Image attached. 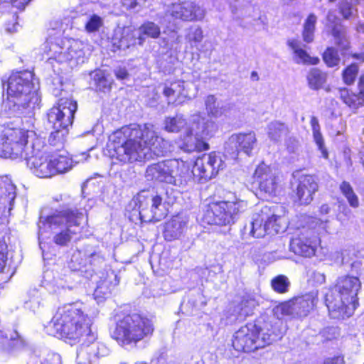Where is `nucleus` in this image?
I'll use <instances>...</instances> for the list:
<instances>
[{
  "mask_svg": "<svg viewBox=\"0 0 364 364\" xmlns=\"http://www.w3.org/2000/svg\"><path fill=\"white\" fill-rule=\"evenodd\" d=\"M330 207L328 204H323L320 207V213L323 215L328 214L330 212Z\"/></svg>",
  "mask_w": 364,
  "mask_h": 364,
  "instance_id": "nucleus-64",
  "label": "nucleus"
},
{
  "mask_svg": "<svg viewBox=\"0 0 364 364\" xmlns=\"http://www.w3.org/2000/svg\"><path fill=\"white\" fill-rule=\"evenodd\" d=\"M164 129L168 132H178L184 129V136L178 142V147L186 152L202 151L209 149L206 139L218 131V124L200 113L191 115L189 124L181 114L166 117Z\"/></svg>",
  "mask_w": 364,
  "mask_h": 364,
  "instance_id": "nucleus-3",
  "label": "nucleus"
},
{
  "mask_svg": "<svg viewBox=\"0 0 364 364\" xmlns=\"http://www.w3.org/2000/svg\"><path fill=\"white\" fill-rule=\"evenodd\" d=\"M329 232L328 220L314 218L308 226L297 230L290 242V250L294 254L311 257L320 245L319 236Z\"/></svg>",
  "mask_w": 364,
  "mask_h": 364,
  "instance_id": "nucleus-13",
  "label": "nucleus"
},
{
  "mask_svg": "<svg viewBox=\"0 0 364 364\" xmlns=\"http://www.w3.org/2000/svg\"><path fill=\"white\" fill-rule=\"evenodd\" d=\"M340 10L341 14L345 18H348L353 15L356 10L348 2H342L340 5Z\"/></svg>",
  "mask_w": 364,
  "mask_h": 364,
  "instance_id": "nucleus-55",
  "label": "nucleus"
},
{
  "mask_svg": "<svg viewBox=\"0 0 364 364\" xmlns=\"http://www.w3.org/2000/svg\"><path fill=\"white\" fill-rule=\"evenodd\" d=\"M6 245L0 240V272L3 271L6 265V257L5 255Z\"/></svg>",
  "mask_w": 364,
  "mask_h": 364,
  "instance_id": "nucleus-60",
  "label": "nucleus"
},
{
  "mask_svg": "<svg viewBox=\"0 0 364 364\" xmlns=\"http://www.w3.org/2000/svg\"><path fill=\"white\" fill-rule=\"evenodd\" d=\"M97 282V287L94 291V299L98 302L103 301L111 294L112 289L117 286L119 280L117 275L113 270H109L106 272V277L101 278L99 281L94 279Z\"/></svg>",
  "mask_w": 364,
  "mask_h": 364,
  "instance_id": "nucleus-27",
  "label": "nucleus"
},
{
  "mask_svg": "<svg viewBox=\"0 0 364 364\" xmlns=\"http://www.w3.org/2000/svg\"><path fill=\"white\" fill-rule=\"evenodd\" d=\"M114 74L117 79L124 80L129 76L128 72L125 68L119 67L114 70Z\"/></svg>",
  "mask_w": 364,
  "mask_h": 364,
  "instance_id": "nucleus-61",
  "label": "nucleus"
},
{
  "mask_svg": "<svg viewBox=\"0 0 364 364\" xmlns=\"http://www.w3.org/2000/svg\"><path fill=\"white\" fill-rule=\"evenodd\" d=\"M41 364H62L61 356L58 353H48Z\"/></svg>",
  "mask_w": 364,
  "mask_h": 364,
  "instance_id": "nucleus-56",
  "label": "nucleus"
},
{
  "mask_svg": "<svg viewBox=\"0 0 364 364\" xmlns=\"http://www.w3.org/2000/svg\"><path fill=\"white\" fill-rule=\"evenodd\" d=\"M41 300V296L39 292L36 290H33L31 296L25 303L26 306L33 311H36L40 307Z\"/></svg>",
  "mask_w": 364,
  "mask_h": 364,
  "instance_id": "nucleus-52",
  "label": "nucleus"
},
{
  "mask_svg": "<svg viewBox=\"0 0 364 364\" xmlns=\"http://www.w3.org/2000/svg\"><path fill=\"white\" fill-rule=\"evenodd\" d=\"M33 80V73L30 71L13 73L6 82L3 80L7 98L2 103V114L9 117H20L31 114L38 107V85Z\"/></svg>",
  "mask_w": 364,
  "mask_h": 364,
  "instance_id": "nucleus-2",
  "label": "nucleus"
},
{
  "mask_svg": "<svg viewBox=\"0 0 364 364\" xmlns=\"http://www.w3.org/2000/svg\"><path fill=\"white\" fill-rule=\"evenodd\" d=\"M317 191L318 183L313 176L304 175L299 178L296 196L301 204H309L313 200V196Z\"/></svg>",
  "mask_w": 364,
  "mask_h": 364,
  "instance_id": "nucleus-26",
  "label": "nucleus"
},
{
  "mask_svg": "<svg viewBox=\"0 0 364 364\" xmlns=\"http://www.w3.org/2000/svg\"><path fill=\"white\" fill-rule=\"evenodd\" d=\"M340 190L347 199L350 206L354 208L359 206L358 198L348 182L343 181L340 185Z\"/></svg>",
  "mask_w": 364,
  "mask_h": 364,
  "instance_id": "nucleus-41",
  "label": "nucleus"
},
{
  "mask_svg": "<svg viewBox=\"0 0 364 364\" xmlns=\"http://www.w3.org/2000/svg\"><path fill=\"white\" fill-rule=\"evenodd\" d=\"M156 364H180V360L175 355H168L162 353L157 358Z\"/></svg>",
  "mask_w": 364,
  "mask_h": 364,
  "instance_id": "nucleus-53",
  "label": "nucleus"
},
{
  "mask_svg": "<svg viewBox=\"0 0 364 364\" xmlns=\"http://www.w3.org/2000/svg\"><path fill=\"white\" fill-rule=\"evenodd\" d=\"M311 126L313 132V136L315 143L316 144L318 149L321 151L322 156L325 159L328 158V151L324 146V141L323 136L320 132V125L318 120L316 117H311Z\"/></svg>",
  "mask_w": 364,
  "mask_h": 364,
  "instance_id": "nucleus-37",
  "label": "nucleus"
},
{
  "mask_svg": "<svg viewBox=\"0 0 364 364\" xmlns=\"http://www.w3.org/2000/svg\"><path fill=\"white\" fill-rule=\"evenodd\" d=\"M48 60L68 63L71 68L83 63L90 54L87 45L73 38H50L43 44Z\"/></svg>",
  "mask_w": 364,
  "mask_h": 364,
  "instance_id": "nucleus-9",
  "label": "nucleus"
},
{
  "mask_svg": "<svg viewBox=\"0 0 364 364\" xmlns=\"http://www.w3.org/2000/svg\"><path fill=\"white\" fill-rule=\"evenodd\" d=\"M16 186L7 176H0V213H9L16 198Z\"/></svg>",
  "mask_w": 364,
  "mask_h": 364,
  "instance_id": "nucleus-28",
  "label": "nucleus"
},
{
  "mask_svg": "<svg viewBox=\"0 0 364 364\" xmlns=\"http://www.w3.org/2000/svg\"><path fill=\"white\" fill-rule=\"evenodd\" d=\"M87 254V260H89V262H87V268L91 269L90 272L92 274V277H90V278L94 277L93 272H94V267H98L100 266L102 264L105 262L104 257L100 254V252H97L95 251H91V250H86Z\"/></svg>",
  "mask_w": 364,
  "mask_h": 364,
  "instance_id": "nucleus-46",
  "label": "nucleus"
},
{
  "mask_svg": "<svg viewBox=\"0 0 364 364\" xmlns=\"http://www.w3.org/2000/svg\"><path fill=\"white\" fill-rule=\"evenodd\" d=\"M205 14V9L195 1H185L172 4L166 12V17L183 21H200Z\"/></svg>",
  "mask_w": 364,
  "mask_h": 364,
  "instance_id": "nucleus-21",
  "label": "nucleus"
},
{
  "mask_svg": "<svg viewBox=\"0 0 364 364\" xmlns=\"http://www.w3.org/2000/svg\"><path fill=\"white\" fill-rule=\"evenodd\" d=\"M360 289L358 277L350 275L338 277L333 287L325 295L326 305L331 316H350L358 305V294Z\"/></svg>",
  "mask_w": 364,
  "mask_h": 364,
  "instance_id": "nucleus-7",
  "label": "nucleus"
},
{
  "mask_svg": "<svg viewBox=\"0 0 364 364\" xmlns=\"http://www.w3.org/2000/svg\"><path fill=\"white\" fill-rule=\"evenodd\" d=\"M26 341L16 331L10 332L9 335L0 333V346L2 350L13 353L23 349Z\"/></svg>",
  "mask_w": 364,
  "mask_h": 364,
  "instance_id": "nucleus-34",
  "label": "nucleus"
},
{
  "mask_svg": "<svg viewBox=\"0 0 364 364\" xmlns=\"http://www.w3.org/2000/svg\"><path fill=\"white\" fill-rule=\"evenodd\" d=\"M127 210L130 212L129 219L134 223L138 220L143 223L159 221L166 215L161 197L146 190L132 199Z\"/></svg>",
  "mask_w": 364,
  "mask_h": 364,
  "instance_id": "nucleus-11",
  "label": "nucleus"
},
{
  "mask_svg": "<svg viewBox=\"0 0 364 364\" xmlns=\"http://www.w3.org/2000/svg\"><path fill=\"white\" fill-rule=\"evenodd\" d=\"M307 80L311 89L318 90L325 83L326 75L317 68H313L309 71Z\"/></svg>",
  "mask_w": 364,
  "mask_h": 364,
  "instance_id": "nucleus-40",
  "label": "nucleus"
},
{
  "mask_svg": "<svg viewBox=\"0 0 364 364\" xmlns=\"http://www.w3.org/2000/svg\"><path fill=\"white\" fill-rule=\"evenodd\" d=\"M204 102L207 114L213 118H219L226 115L234 106L232 103L218 102L213 95H208Z\"/></svg>",
  "mask_w": 364,
  "mask_h": 364,
  "instance_id": "nucleus-33",
  "label": "nucleus"
},
{
  "mask_svg": "<svg viewBox=\"0 0 364 364\" xmlns=\"http://www.w3.org/2000/svg\"><path fill=\"white\" fill-rule=\"evenodd\" d=\"M288 132L287 126L277 121L270 122L267 126V134L271 141H279Z\"/></svg>",
  "mask_w": 364,
  "mask_h": 364,
  "instance_id": "nucleus-38",
  "label": "nucleus"
},
{
  "mask_svg": "<svg viewBox=\"0 0 364 364\" xmlns=\"http://www.w3.org/2000/svg\"><path fill=\"white\" fill-rule=\"evenodd\" d=\"M161 33L160 27L152 21H146L137 29L138 44L142 46L146 38H157Z\"/></svg>",
  "mask_w": 364,
  "mask_h": 364,
  "instance_id": "nucleus-36",
  "label": "nucleus"
},
{
  "mask_svg": "<svg viewBox=\"0 0 364 364\" xmlns=\"http://www.w3.org/2000/svg\"><path fill=\"white\" fill-rule=\"evenodd\" d=\"M359 92L358 97L361 105L364 102V80L360 77L358 83Z\"/></svg>",
  "mask_w": 364,
  "mask_h": 364,
  "instance_id": "nucleus-63",
  "label": "nucleus"
},
{
  "mask_svg": "<svg viewBox=\"0 0 364 364\" xmlns=\"http://www.w3.org/2000/svg\"><path fill=\"white\" fill-rule=\"evenodd\" d=\"M96 333H90L81 339L83 342L76 351L77 364H91L97 358L109 354L108 348L102 343L96 341Z\"/></svg>",
  "mask_w": 364,
  "mask_h": 364,
  "instance_id": "nucleus-19",
  "label": "nucleus"
},
{
  "mask_svg": "<svg viewBox=\"0 0 364 364\" xmlns=\"http://www.w3.org/2000/svg\"><path fill=\"white\" fill-rule=\"evenodd\" d=\"M358 72V66L355 64H351L343 73V78L346 84L351 85L354 82Z\"/></svg>",
  "mask_w": 364,
  "mask_h": 364,
  "instance_id": "nucleus-50",
  "label": "nucleus"
},
{
  "mask_svg": "<svg viewBox=\"0 0 364 364\" xmlns=\"http://www.w3.org/2000/svg\"><path fill=\"white\" fill-rule=\"evenodd\" d=\"M310 280L312 281L315 284H322L326 282V276L323 273L314 271L312 272L310 277Z\"/></svg>",
  "mask_w": 364,
  "mask_h": 364,
  "instance_id": "nucleus-58",
  "label": "nucleus"
},
{
  "mask_svg": "<svg viewBox=\"0 0 364 364\" xmlns=\"http://www.w3.org/2000/svg\"><path fill=\"white\" fill-rule=\"evenodd\" d=\"M43 149L44 147L38 149L36 147L34 148L24 160L26 161L28 168L35 176L42 178H50L55 176V168L53 166L50 155Z\"/></svg>",
  "mask_w": 364,
  "mask_h": 364,
  "instance_id": "nucleus-20",
  "label": "nucleus"
},
{
  "mask_svg": "<svg viewBox=\"0 0 364 364\" xmlns=\"http://www.w3.org/2000/svg\"><path fill=\"white\" fill-rule=\"evenodd\" d=\"M288 44L294 52L293 58L296 63L316 65L319 62L318 58L311 57L307 53L299 41L289 40Z\"/></svg>",
  "mask_w": 364,
  "mask_h": 364,
  "instance_id": "nucleus-35",
  "label": "nucleus"
},
{
  "mask_svg": "<svg viewBox=\"0 0 364 364\" xmlns=\"http://www.w3.org/2000/svg\"><path fill=\"white\" fill-rule=\"evenodd\" d=\"M317 17L315 14H311L306 18L304 25L303 38L306 43H311L314 40V33Z\"/></svg>",
  "mask_w": 364,
  "mask_h": 364,
  "instance_id": "nucleus-42",
  "label": "nucleus"
},
{
  "mask_svg": "<svg viewBox=\"0 0 364 364\" xmlns=\"http://www.w3.org/2000/svg\"><path fill=\"white\" fill-rule=\"evenodd\" d=\"M339 95L343 102L351 108L356 109L361 105L358 95L350 92L347 88L340 89Z\"/></svg>",
  "mask_w": 364,
  "mask_h": 364,
  "instance_id": "nucleus-43",
  "label": "nucleus"
},
{
  "mask_svg": "<svg viewBox=\"0 0 364 364\" xmlns=\"http://www.w3.org/2000/svg\"><path fill=\"white\" fill-rule=\"evenodd\" d=\"M247 208V202L219 201L208 205L203 214L201 221L207 225H229L235 223L240 213Z\"/></svg>",
  "mask_w": 364,
  "mask_h": 364,
  "instance_id": "nucleus-16",
  "label": "nucleus"
},
{
  "mask_svg": "<svg viewBox=\"0 0 364 364\" xmlns=\"http://www.w3.org/2000/svg\"><path fill=\"white\" fill-rule=\"evenodd\" d=\"M322 364H344V358L343 356H335L328 358L324 360Z\"/></svg>",
  "mask_w": 364,
  "mask_h": 364,
  "instance_id": "nucleus-62",
  "label": "nucleus"
},
{
  "mask_svg": "<svg viewBox=\"0 0 364 364\" xmlns=\"http://www.w3.org/2000/svg\"><path fill=\"white\" fill-rule=\"evenodd\" d=\"M108 147L113 164L149 160L169 151L168 142L156 134L150 124H132L116 131L109 136Z\"/></svg>",
  "mask_w": 364,
  "mask_h": 364,
  "instance_id": "nucleus-1",
  "label": "nucleus"
},
{
  "mask_svg": "<svg viewBox=\"0 0 364 364\" xmlns=\"http://www.w3.org/2000/svg\"><path fill=\"white\" fill-rule=\"evenodd\" d=\"M191 173L194 178L200 183H203L217 176L208 154H204L202 157L196 159Z\"/></svg>",
  "mask_w": 364,
  "mask_h": 364,
  "instance_id": "nucleus-29",
  "label": "nucleus"
},
{
  "mask_svg": "<svg viewBox=\"0 0 364 364\" xmlns=\"http://www.w3.org/2000/svg\"><path fill=\"white\" fill-rule=\"evenodd\" d=\"M323 59L329 68L338 66L341 61L338 51L332 47L328 48L326 50L323 55Z\"/></svg>",
  "mask_w": 364,
  "mask_h": 364,
  "instance_id": "nucleus-47",
  "label": "nucleus"
},
{
  "mask_svg": "<svg viewBox=\"0 0 364 364\" xmlns=\"http://www.w3.org/2000/svg\"><path fill=\"white\" fill-rule=\"evenodd\" d=\"M113 47L117 50H125L130 48V46L122 33V31H118L115 32L114 37L112 39Z\"/></svg>",
  "mask_w": 364,
  "mask_h": 364,
  "instance_id": "nucleus-48",
  "label": "nucleus"
},
{
  "mask_svg": "<svg viewBox=\"0 0 364 364\" xmlns=\"http://www.w3.org/2000/svg\"><path fill=\"white\" fill-rule=\"evenodd\" d=\"M257 142L255 132L232 134L225 144V153L235 159L240 151L250 155Z\"/></svg>",
  "mask_w": 364,
  "mask_h": 364,
  "instance_id": "nucleus-22",
  "label": "nucleus"
},
{
  "mask_svg": "<svg viewBox=\"0 0 364 364\" xmlns=\"http://www.w3.org/2000/svg\"><path fill=\"white\" fill-rule=\"evenodd\" d=\"M190 173L188 163L174 159L149 165L145 176L148 181L179 185L186 181Z\"/></svg>",
  "mask_w": 364,
  "mask_h": 364,
  "instance_id": "nucleus-15",
  "label": "nucleus"
},
{
  "mask_svg": "<svg viewBox=\"0 0 364 364\" xmlns=\"http://www.w3.org/2000/svg\"><path fill=\"white\" fill-rule=\"evenodd\" d=\"M84 307V304L78 301L58 307L52 320L45 327L46 333L74 342L95 333L91 328V321L85 314Z\"/></svg>",
  "mask_w": 364,
  "mask_h": 364,
  "instance_id": "nucleus-4",
  "label": "nucleus"
},
{
  "mask_svg": "<svg viewBox=\"0 0 364 364\" xmlns=\"http://www.w3.org/2000/svg\"><path fill=\"white\" fill-rule=\"evenodd\" d=\"M88 209L85 207L84 212H75L70 209L56 210L51 215L40 217L38 223L39 245L45 254V242L47 238L53 237V241L58 245H67L80 230V225L87 219Z\"/></svg>",
  "mask_w": 364,
  "mask_h": 364,
  "instance_id": "nucleus-5",
  "label": "nucleus"
},
{
  "mask_svg": "<svg viewBox=\"0 0 364 364\" xmlns=\"http://www.w3.org/2000/svg\"><path fill=\"white\" fill-rule=\"evenodd\" d=\"M208 156L213 164V167L218 175L220 171L226 167V155L220 152L212 151L208 154Z\"/></svg>",
  "mask_w": 364,
  "mask_h": 364,
  "instance_id": "nucleus-45",
  "label": "nucleus"
},
{
  "mask_svg": "<svg viewBox=\"0 0 364 364\" xmlns=\"http://www.w3.org/2000/svg\"><path fill=\"white\" fill-rule=\"evenodd\" d=\"M102 18L96 14H93L90 17L89 20L86 23L85 29L90 33L95 32L102 26Z\"/></svg>",
  "mask_w": 364,
  "mask_h": 364,
  "instance_id": "nucleus-51",
  "label": "nucleus"
},
{
  "mask_svg": "<svg viewBox=\"0 0 364 364\" xmlns=\"http://www.w3.org/2000/svg\"><path fill=\"white\" fill-rule=\"evenodd\" d=\"M154 331L151 321L138 314L124 316L116 324L113 337L122 346H134Z\"/></svg>",
  "mask_w": 364,
  "mask_h": 364,
  "instance_id": "nucleus-14",
  "label": "nucleus"
},
{
  "mask_svg": "<svg viewBox=\"0 0 364 364\" xmlns=\"http://www.w3.org/2000/svg\"><path fill=\"white\" fill-rule=\"evenodd\" d=\"M299 143L294 138H289L287 141V149L289 153H295L298 151Z\"/></svg>",
  "mask_w": 364,
  "mask_h": 364,
  "instance_id": "nucleus-59",
  "label": "nucleus"
},
{
  "mask_svg": "<svg viewBox=\"0 0 364 364\" xmlns=\"http://www.w3.org/2000/svg\"><path fill=\"white\" fill-rule=\"evenodd\" d=\"M255 181L259 183L261 191L269 196L276 193L279 186L278 171L274 167L264 162L259 164L254 173Z\"/></svg>",
  "mask_w": 364,
  "mask_h": 364,
  "instance_id": "nucleus-23",
  "label": "nucleus"
},
{
  "mask_svg": "<svg viewBox=\"0 0 364 364\" xmlns=\"http://www.w3.org/2000/svg\"><path fill=\"white\" fill-rule=\"evenodd\" d=\"M77 107L76 101L71 98L62 97L57 105L49 110L48 120L53 129L48 139L50 144H63L68 133V128L73 124Z\"/></svg>",
  "mask_w": 364,
  "mask_h": 364,
  "instance_id": "nucleus-12",
  "label": "nucleus"
},
{
  "mask_svg": "<svg viewBox=\"0 0 364 364\" xmlns=\"http://www.w3.org/2000/svg\"><path fill=\"white\" fill-rule=\"evenodd\" d=\"M91 75L95 82V85L98 90L105 92L110 90L112 81L106 76L105 73L103 70H95L91 74Z\"/></svg>",
  "mask_w": 364,
  "mask_h": 364,
  "instance_id": "nucleus-39",
  "label": "nucleus"
},
{
  "mask_svg": "<svg viewBox=\"0 0 364 364\" xmlns=\"http://www.w3.org/2000/svg\"><path fill=\"white\" fill-rule=\"evenodd\" d=\"M280 220L281 218L276 214L274 208L264 205L253 214L250 225L245 227L243 238L246 237V235L258 238L264 237L267 233H278Z\"/></svg>",
  "mask_w": 364,
  "mask_h": 364,
  "instance_id": "nucleus-17",
  "label": "nucleus"
},
{
  "mask_svg": "<svg viewBox=\"0 0 364 364\" xmlns=\"http://www.w3.org/2000/svg\"><path fill=\"white\" fill-rule=\"evenodd\" d=\"M339 19L335 12L330 11L327 15V26L331 30L335 43L343 50L349 48V41L346 37L345 28L338 23Z\"/></svg>",
  "mask_w": 364,
  "mask_h": 364,
  "instance_id": "nucleus-31",
  "label": "nucleus"
},
{
  "mask_svg": "<svg viewBox=\"0 0 364 364\" xmlns=\"http://www.w3.org/2000/svg\"><path fill=\"white\" fill-rule=\"evenodd\" d=\"M143 0H122V5L129 10H139Z\"/></svg>",
  "mask_w": 364,
  "mask_h": 364,
  "instance_id": "nucleus-57",
  "label": "nucleus"
},
{
  "mask_svg": "<svg viewBox=\"0 0 364 364\" xmlns=\"http://www.w3.org/2000/svg\"><path fill=\"white\" fill-rule=\"evenodd\" d=\"M188 219L186 216L176 215L166 223L164 237L166 240L173 241L180 239L186 230Z\"/></svg>",
  "mask_w": 364,
  "mask_h": 364,
  "instance_id": "nucleus-30",
  "label": "nucleus"
},
{
  "mask_svg": "<svg viewBox=\"0 0 364 364\" xmlns=\"http://www.w3.org/2000/svg\"><path fill=\"white\" fill-rule=\"evenodd\" d=\"M203 38V31L199 26H195L190 28V31L187 35V39L194 46H197Z\"/></svg>",
  "mask_w": 364,
  "mask_h": 364,
  "instance_id": "nucleus-49",
  "label": "nucleus"
},
{
  "mask_svg": "<svg viewBox=\"0 0 364 364\" xmlns=\"http://www.w3.org/2000/svg\"><path fill=\"white\" fill-rule=\"evenodd\" d=\"M271 285L274 291L284 294L288 291L290 282L287 277L281 274L272 279Z\"/></svg>",
  "mask_w": 364,
  "mask_h": 364,
  "instance_id": "nucleus-44",
  "label": "nucleus"
},
{
  "mask_svg": "<svg viewBox=\"0 0 364 364\" xmlns=\"http://www.w3.org/2000/svg\"><path fill=\"white\" fill-rule=\"evenodd\" d=\"M255 302L252 299H244L237 306H230L225 312L226 323L245 319L253 313Z\"/></svg>",
  "mask_w": 364,
  "mask_h": 364,
  "instance_id": "nucleus-32",
  "label": "nucleus"
},
{
  "mask_svg": "<svg viewBox=\"0 0 364 364\" xmlns=\"http://www.w3.org/2000/svg\"><path fill=\"white\" fill-rule=\"evenodd\" d=\"M318 294L317 290H313L277 306L274 309V313L277 316V319H279V317L282 316H306L316 306L318 301Z\"/></svg>",
  "mask_w": 364,
  "mask_h": 364,
  "instance_id": "nucleus-18",
  "label": "nucleus"
},
{
  "mask_svg": "<svg viewBox=\"0 0 364 364\" xmlns=\"http://www.w3.org/2000/svg\"><path fill=\"white\" fill-rule=\"evenodd\" d=\"M193 84L183 80L166 82L163 88V94L167 98L168 104H181L191 99L190 90Z\"/></svg>",
  "mask_w": 364,
  "mask_h": 364,
  "instance_id": "nucleus-24",
  "label": "nucleus"
},
{
  "mask_svg": "<svg viewBox=\"0 0 364 364\" xmlns=\"http://www.w3.org/2000/svg\"><path fill=\"white\" fill-rule=\"evenodd\" d=\"M122 33L127 38L130 47L138 43L137 29L134 31L129 28H124L122 31Z\"/></svg>",
  "mask_w": 364,
  "mask_h": 364,
  "instance_id": "nucleus-54",
  "label": "nucleus"
},
{
  "mask_svg": "<svg viewBox=\"0 0 364 364\" xmlns=\"http://www.w3.org/2000/svg\"><path fill=\"white\" fill-rule=\"evenodd\" d=\"M280 319L260 318L242 326L233 335L232 346L237 351L252 352L281 338L284 331Z\"/></svg>",
  "mask_w": 364,
  "mask_h": 364,
  "instance_id": "nucleus-6",
  "label": "nucleus"
},
{
  "mask_svg": "<svg viewBox=\"0 0 364 364\" xmlns=\"http://www.w3.org/2000/svg\"><path fill=\"white\" fill-rule=\"evenodd\" d=\"M50 156L53 166L55 168V175L70 171L73 166V163L78 164L88 161L90 158V156L85 152L75 156L74 159L70 158L65 153L53 154Z\"/></svg>",
  "mask_w": 364,
  "mask_h": 364,
  "instance_id": "nucleus-25",
  "label": "nucleus"
},
{
  "mask_svg": "<svg viewBox=\"0 0 364 364\" xmlns=\"http://www.w3.org/2000/svg\"><path fill=\"white\" fill-rule=\"evenodd\" d=\"M68 268L72 272L65 274L64 277H60L59 274L55 275L53 271L46 269L43 274L42 284L53 293L60 294L62 291L72 290L76 286L74 281L75 272L86 278L92 277L91 269L87 268V258L86 251L77 250L71 255L68 262Z\"/></svg>",
  "mask_w": 364,
  "mask_h": 364,
  "instance_id": "nucleus-10",
  "label": "nucleus"
},
{
  "mask_svg": "<svg viewBox=\"0 0 364 364\" xmlns=\"http://www.w3.org/2000/svg\"><path fill=\"white\" fill-rule=\"evenodd\" d=\"M0 158L25 159L31 151L45 146L43 139L33 129L25 128L4 129L0 140Z\"/></svg>",
  "mask_w": 364,
  "mask_h": 364,
  "instance_id": "nucleus-8",
  "label": "nucleus"
}]
</instances>
